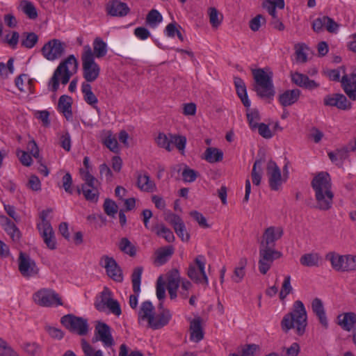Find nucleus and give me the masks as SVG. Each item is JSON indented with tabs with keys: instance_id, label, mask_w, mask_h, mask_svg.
Here are the masks:
<instances>
[{
	"instance_id": "obj_47",
	"label": "nucleus",
	"mask_w": 356,
	"mask_h": 356,
	"mask_svg": "<svg viewBox=\"0 0 356 356\" xmlns=\"http://www.w3.org/2000/svg\"><path fill=\"white\" fill-rule=\"evenodd\" d=\"M181 282L179 273L175 269L171 271L168 277L167 289L177 290Z\"/></svg>"
},
{
	"instance_id": "obj_17",
	"label": "nucleus",
	"mask_w": 356,
	"mask_h": 356,
	"mask_svg": "<svg viewBox=\"0 0 356 356\" xmlns=\"http://www.w3.org/2000/svg\"><path fill=\"white\" fill-rule=\"evenodd\" d=\"M143 271L142 266L136 267L131 274V282L134 294L129 296V304L132 309H136L138 305V297L140 292L141 277Z\"/></svg>"
},
{
	"instance_id": "obj_56",
	"label": "nucleus",
	"mask_w": 356,
	"mask_h": 356,
	"mask_svg": "<svg viewBox=\"0 0 356 356\" xmlns=\"http://www.w3.org/2000/svg\"><path fill=\"white\" fill-rule=\"evenodd\" d=\"M171 144H174L179 151H184L186 145V138L184 136L170 134Z\"/></svg>"
},
{
	"instance_id": "obj_5",
	"label": "nucleus",
	"mask_w": 356,
	"mask_h": 356,
	"mask_svg": "<svg viewBox=\"0 0 356 356\" xmlns=\"http://www.w3.org/2000/svg\"><path fill=\"white\" fill-rule=\"evenodd\" d=\"M252 73L254 80L253 89L257 95L262 99H272L275 94L273 74L266 73L261 68L252 70Z\"/></svg>"
},
{
	"instance_id": "obj_24",
	"label": "nucleus",
	"mask_w": 356,
	"mask_h": 356,
	"mask_svg": "<svg viewBox=\"0 0 356 356\" xmlns=\"http://www.w3.org/2000/svg\"><path fill=\"white\" fill-rule=\"evenodd\" d=\"M312 309L318 318L319 323L322 326L327 329L328 327V321L327 319L325 310L323 306V301L318 298H315L312 302Z\"/></svg>"
},
{
	"instance_id": "obj_48",
	"label": "nucleus",
	"mask_w": 356,
	"mask_h": 356,
	"mask_svg": "<svg viewBox=\"0 0 356 356\" xmlns=\"http://www.w3.org/2000/svg\"><path fill=\"white\" fill-rule=\"evenodd\" d=\"M119 248L121 251L131 257H134L136 254V248L131 244L127 238H121L119 244Z\"/></svg>"
},
{
	"instance_id": "obj_42",
	"label": "nucleus",
	"mask_w": 356,
	"mask_h": 356,
	"mask_svg": "<svg viewBox=\"0 0 356 356\" xmlns=\"http://www.w3.org/2000/svg\"><path fill=\"white\" fill-rule=\"evenodd\" d=\"M264 162V159H257L253 165L251 177L253 184L258 186L260 184L261 179V165Z\"/></svg>"
},
{
	"instance_id": "obj_33",
	"label": "nucleus",
	"mask_w": 356,
	"mask_h": 356,
	"mask_svg": "<svg viewBox=\"0 0 356 356\" xmlns=\"http://www.w3.org/2000/svg\"><path fill=\"white\" fill-rule=\"evenodd\" d=\"M81 91L83 94V98L86 102L94 108H97V104L98 99L92 91V88L90 83L83 82L81 85Z\"/></svg>"
},
{
	"instance_id": "obj_23",
	"label": "nucleus",
	"mask_w": 356,
	"mask_h": 356,
	"mask_svg": "<svg viewBox=\"0 0 356 356\" xmlns=\"http://www.w3.org/2000/svg\"><path fill=\"white\" fill-rule=\"evenodd\" d=\"M291 81L300 88L312 90L320 86L318 83L316 82L314 80L310 79L308 76L305 74L296 72L291 73Z\"/></svg>"
},
{
	"instance_id": "obj_41",
	"label": "nucleus",
	"mask_w": 356,
	"mask_h": 356,
	"mask_svg": "<svg viewBox=\"0 0 356 356\" xmlns=\"http://www.w3.org/2000/svg\"><path fill=\"white\" fill-rule=\"evenodd\" d=\"M177 168L178 172L182 170L181 175L183 180L185 182H193L196 179L197 173L195 170L189 168L186 165L184 164H179L177 165Z\"/></svg>"
},
{
	"instance_id": "obj_59",
	"label": "nucleus",
	"mask_w": 356,
	"mask_h": 356,
	"mask_svg": "<svg viewBox=\"0 0 356 356\" xmlns=\"http://www.w3.org/2000/svg\"><path fill=\"white\" fill-rule=\"evenodd\" d=\"M44 330L54 339L60 340L64 337V332L57 327L46 325Z\"/></svg>"
},
{
	"instance_id": "obj_55",
	"label": "nucleus",
	"mask_w": 356,
	"mask_h": 356,
	"mask_svg": "<svg viewBox=\"0 0 356 356\" xmlns=\"http://www.w3.org/2000/svg\"><path fill=\"white\" fill-rule=\"evenodd\" d=\"M293 290L291 285V277L287 275L284 277L280 293V298L283 300Z\"/></svg>"
},
{
	"instance_id": "obj_45",
	"label": "nucleus",
	"mask_w": 356,
	"mask_h": 356,
	"mask_svg": "<svg viewBox=\"0 0 356 356\" xmlns=\"http://www.w3.org/2000/svg\"><path fill=\"white\" fill-rule=\"evenodd\" d=\"M77 193L80 195L81 193L88 201L96 202L98 200L99 191L97 188H77Z\"/></svg>"
},
{
	"instance_id": "obj_34",
	"label": "nucleus",
	"mask_w": 356,
	"mask_h": 356,
	"mask_svg": "<svg viewBox=\"0 0 356 356\" xmlns=\"http://www.w3.org/2000/svg\"><path fill=\"white\" fill-rule=\"evenodd\" d=\"M327 259L331 262L332 268L336 270L346 271V256H341L334 253H330Z\"/></svg>"
},
{
	"instance_id": "obj_30",
	"label": "nucleus",
	"mask_w": 356,
	"mask_h": 356,
	"mask_svg": "<svg viewBox=\"0 0 356 356\" xmlns=\"http://www.w3.org/2000/svg\"><path fill=\"white\" fill-rule=\"evenodd\" d=\"M102 143L111 151L115 152L118 149V143L110 130H103L100 134Z\"/></svg>"
},
{
	"instance_id": "obj_26",
	"label": "nucleus",
	"mask_w": 356,
	"mask_h": 356,
	"mask_svg": "<svg viewBox=\"0 0 356 356\" xmlns=\"http://www.w3.org/2000/svg\"><path fill=\"white\" fill-rule=\"evenodd\" d=\"M202 322V318L197 316L193 318L190 323V339L196 343L200 341L204 338Z\"/></svg>"
},
{
	"instance_id": "obj_53",
	"label": "nucleus",
	"mask_w": 356,
	"mask_h": 356,
	"mask_svg": "<svg viewBox=\"0 0 356 356\" xmlns=\"http://www.w3.org/2000/svg\"><path fill=\"white\" fill-rule=\"evenodd\" d=\"M0 356H19L8 343L0 338Z\"/></svg>"
},
{
	"instance_id": "obj_50",
	"label": "nucleus",
	"mask_w": 356,
	"mask_h": 356,
	"mask_svg": "<svg viewBox=\"0 0 356 356\" xmlns=\"http://www.w3.org/2000/svg\"><path fill=\"white\" fill-rule=\"evenodd\" d=\"M156 143L160 147L164 148L168 152L172 150L171 147V138L168 136L164 133H159L156 138Z\"/></svg>"
},
{
	"instance_id": "obj_21",
	"label": "nucleus",
	"mask_w": 356,
	"mask_h": 356,
	"mask_svg": "<svg viewBox=\"0 0 356 356\" xmlns=\"http://www.w3.org/2000/svg\"><path fill=\"white\" fill-rule=\"evenodd\" d=\"M341 87L344 92L352 101H356V73L350 75L345 74L342 76Z\"/></svg>"
},
{
	"instance_id": "obj_2",
	"label": "nucleus",
	"mask_w": 356,
	"mask_h": 356,
	"mask_svg": "<svg viewBox=\"0 0 356 356\" xmlns=\"http://www.w3.org/2000/svg\"><path fill=\"white\" fill-rule=\"evenodd\" d=\"M172 318L169 309L156 312L152 303L146 300L141 303L138 312V323L147 322V327L152 330H159L167 325Z\"/></svg>"
},
{
	"instance_id": "obj_52",
	"label": "nucleus",
	"mask_w": 356,
	"mask_h": 356,
	"mask_svg": "<svg viewBox=\"0 0 356 356\" xmlns=\"http://www.w3.org/2000/svg\"><path fill=\"white\" fill-rule=\"evenodd\" d=\"M104 212L111 217H115L116 213H118V207L116 204V203L111 200V199H106L104 202Z\"/></svg>"
},
{
	"instance_id": "obj_7",
	"label": "nucleus",
	"mask_w": 356,
	"mask_h": 356,
	"mask_svg": "<svg viewBox=\"0 0 356 356\" xmlns=\"http://www.w3.org/2000/svg\"><path fill=\"white\" fill-rule=\"evenodd\" d=\"M61 324L69 331L80 336H85L88 332V323L86 318L67 314L60 319Z\"/></svg>"
},
{
	"instance_id": "obj_49",
	"label": "nucleus",
	"mask_w": 356,
	"mask_h": 356,
	"mask_svg": "<svg viewBox=\"0 0 356 356\" xmlns=\"http://www.w3.org/2000/svg\"><path fill=\"white\" fill-rule=\"evenodd\" d=\"M155 229H156V234L159 236H161L165 239L168 243L172 242L175 240L173 232L164 226L163 225H157Z\"/></svg>"
},
{
	"instance_id": "obj_62",
	"label": "nucleus",
	"mask_w": 356,
	"mask_h": 356,
	"mask_svg": "<svg viewBox=\"0 0 356 356\" xmlns=\"http://www.w3.org/2000/svg\"><path fill=\"white\" fill-rule=\"evenodd\" d=\"M257 128L258 129L259 134L263 138L270 139L273 137V134L267 124L259 123Z\"/></svg>"
},
{
	"instance_id": "obj_12",
	"label": "nucleus",
	"mask_w": 356,
	"mask_h": 356,
	"mask_svg": "<svg viewBox=\"0 0 356 356\" xmlns=\"http://www.w3.org/2000/svg\"><path fill=\"white\" fill-rule=\"evenodd\" d=\"M203 256H198L195 258V262L197 265L191 264L188 268L187 275L191 280L198 284H208V278L204 271L205 263L203 261Z\"/></svg>"
},
{
	"instance_id": "obj_8",
	"label": "nucleus",
	"mask_w": 356,
	"mask_h": 356,
	"mask_svg": "<svg viewBox=\"0 0 356 356\" xmlns=\"http://www.w3.org/2000/svg\"><path fill=\"white\" fill-rule=\"evenodd\" d=\"M51 210H43L40 213L42 222L38 224V229L42 237L47 246L54 250L56 248V241L54 232L50 222L47 220V217Z\"/></svg>"
},
{
	"instance_id": "obj_60",
	"label": "nucleus",
	"mask_w": 356,
	"mask_h": 356,
	"mask_svg": "<svg viewBox=\"0 0 356 356\" xmlns=\"http://www.w3.org/2000/svg\"><path fill=\"white\" fill-rule=\"evenodd\" d=\"M306 46L304 44H298L296 45V60L300 63H305L307 60V54L304 51Z\"/></svg>"
},
{
	"instance_id": "obj_16",
	"label": "nucleus",
	"mask_w": 356,
	"mask_h": 356,
	"mask_svg": "<svg viewBox=\"0 0 356 356\" xmlns=\"http://www.w3.org/2000/svg\"><path fill=\"white\" fill-rule=\"evenodd\" d=\"M266 174L268 177V184L272 191L280 190L282 184V175L280 168L276 163L270 160L267 163Z\"/></svg>"
},
{
	"instance_id": "obj_43",
	"label": "nucleus",
	"mask_w": 356,
	"mask_h": 356,
	"mask_svg": "<svg viewBox=\"0 0 356 356\" xmlns=\"http://www.w3.org/2000/svg\"><path fill=\"white\" fill-rule=\"evenodd\" d=\"M22 10L29 19H35L38 17V13L33 3L27 0H22L19 4Z\"/></svg>"
},
{
	"instance_id": "obj_13",
	"label": "nucleus",
	"mask_w": 356,
	"mask_h": 356,
	"mask_svg": "<svg viewBox=\"0 0 356 356\" xmlns=\"http://www.w3.org/2000/svg\"><path fill=\"white\" fill-rule=\"evenodd\" d=\"M65 44L58 39H53L47 42L42 48V54L49 60L60 58L65 52Z\"/></svg>"
},
{
	"instance_id": "obj_11",
	"label": "nucleus",
	"mask_w": 356,
	"mask_h": 356,
	"mask_svg": "<svg viewBox=\"0 0 356 356\" xmlns=\"http://www.w3.org/2000/svg\"><path fill=\"white\" fill-rule=\"evenodd\" d=\"M18 268L22 275L26 278L35 277L40 271L35 261L29 254L22 252H20L19 255Z\"/></svg>"
},
{
	"instance_id": "obj_1",
	"label": "nucleus",
	"mask_w": 356,
	"mask_h": 356,
	"mask_svg": "<svg viewBox=\"0 0 356 356\" xmlns=\"http://www.w3.org/2000/svg\"><path fill=\"white\" fill-rule=\"evenodd\" d=\"M315 192L316 208L320 210H329L333 203L334 193L332 191L331 178L327 172H318L311 182Z\"/></svg>"
},
{
	"instance_id": "obj_58",
	"label": "nucleus",
	"mask_w": 356,
	"mask_h": 356,
	"mask_svg": "<svg viewBox=\"0 0 356 356\" xmlns=\"http://www.w3.org/2000/svg\"><path fill=\"white\" fill-rule=\"evenodd\" d=\"M247 118L251 129H256L257 126L259 124L257 122L260 120V116L258 111L253 110L251 111L250 113H248Z\"/></svg>"
},
{
	"instance_id": "obj_4",
	"label": "nucleus",
	"mask_w": 356,
	"mask_h": 356,
	"mask_svg": "<svg viewBox=\"0 0 356 356\" xmlns=\"http://www.w3.org/2000/svg\"><path fill=\"white\" fill-rule=\"evenodd\" d=\"M78 61L74 55H70L60 63L54 70L49 81L48 88L53 92H56L59 88V80L63 85H66L72 76L77 72Z\"/></svg>"
},
{
	"instance_id": "obj_36",
	"label": "nucleus",
	"mask_w": 356,
	"mask_h": 356,
	"mask_svg": "<svg viewBox=\"0 0 356 356\" xmlns=\"http://www.w3.org/2000/svg\"><path fill=\"white\" fill-rule=\"evenodd\" d=\"M174 248L172 245L161 248L156 252V262L163 265L172 257L174 253Z\"/></svg>"
},
{
	"instance_id": "obj_28",
	"label": "nucleus",
	"mask_w": 356,
	"mask_h": 356,
	"mask_svg": "<svg viewBox=\"0 0 356 356\" xmlns=\"http://www.w3.org/2000/svg\"><path fill=\"white\" fill-rule=\"evenodd\" d=\"M58 108L67 120L72 119V98L68 95H61L58 103Z\"/></svg>"
},
{
	"instance_id": "obj_35",
	"label": "nucleus",
	"mask_w": 356,
	"mask_h": 356,
	"mask_svg": "<svg viewBox=\"0 0 356 356\" xmlns=\"http://www.w3.org/2000/svg\"><path fill=\"white\" fill-rule=\"evenodd\" d=\"M202 158L210 163H217L222 160L223 152L216 147H208Z\"/></svg>"
},
{
	"instance_id": "obj_20",
	"label": "nucleus",
	"mask_w": 356,
	"mask_h": 356,
	"mask_svg": "<svg viewBox=\"0 0 356 356\" xmlns=\"http://www.w3.org/2000/svg\"><path fill=\"white\" fill-rule=\"evenodd\" d=\"M106 10L111 16L123 17L130 12V8L126 3L119 0H111L106 5Z\"/></svg>"
},
{
	"instance_id": "obj_54",
	"label": "nucleus",
	"mask_w": 356,
	"mask_h": 356,
	"mask_svg": "<svg viewBox=\"0 0 356 356\" xmlns=\"http://www.w3.org/2000/svg\"><path fill=\"white\" fill-rule=\"evenodd\" d=\"M209 22L213 27L217 28L222 22V16H219L218 11L216 8H209Z\"/></svg>"
},
{
	"instance_id": "obj_3",
	"label": "nucleus",
	"mask_w": 356,
	"mask_h": 356,
	"mask_svg": "<svg viewBox=\"0 0 356 356\" xmlns=\"http://www.w3.org/2000/svg\"><path fill=\"white\" fill-rule=\"evenodd\" d=\"M307 316L305 307L300 300H296L291 312L286 314L281 321V327L284 332L292 328L296 329L298 335H302L307 325Z\"/></svg>"
},
{
	"instance_id": "obj_19",
	"label": "nucleus",
	"mask_w": 356,
	"mask_h": 356,
	"mask_svg": "<svg viewBox=\"0 0 356 356\" xmlns=\"http://www.w3.org/2000/svg\"><path fill=\"white\" fill-rule=\"evenodd\" d=\"M283 229L280 227H269L266 229L262 240L260 242L261 247L274 248L275 242L282 237Z\"/></svg>"
},
{
	"instance_id": "obj_31",
	"label": "nucleus",
	"mask_w": 356,
	"mask_h": 356,
	"mask_svg": "<svg viewBox=\"0 0 356 356\" xmlns=\"http://www.w3.org/2000/svg\"><path fill=\"white\" fill-rule=\"evenodd\" d=\"M137 186L143 191L152 192L156 185L153 181L150 179L149 176L145 173L143 175L138 174L137 175Z\"/></svg>"
},
{
	"instance_id": "obj_22",
	"label": "nucleus",
	"mask_w": 356,
	"mask_h": 356,
	"mask_svg": "<svg viewBox=\"0 0 356 356\" xmlns=\"http://www.w3.org/2000/svg\"><path fill=\"white\" fill-rule=\"evenodd\" d=\"M106 305L111 313L116 316H120L122 313L119 302L110 297V293L102 292V302L95 305L97 310L102 311Z\"/></svg>"
},
{
	"instance_id": "obj_63",
	"label": "nucleus",
	"mask_w": 356,
	"mask_h": 356,
	"mask_svg": "<svg viewBox=\"0 0 356 356\" xmlns=\"http://www.w3.org/2000/svg\"><path fill=\"white\" fill-rule=\"evenodd\" d=\"M190 214L194 220L197 222L200 227L203 228L209 227V225L207 224V219L201 213L197 211H193Z\"/></svg>"
},
{
	"instance_id": "obj_18",
	"label": "nucleus",
	"mask_w": 356,
	"mask_h": 356,
	"mask_svg": "<svg viewBox=\"0 0 356 356\" xmlns=\"http://www.w3.org/2000/svg\"><path fill=\"white\" fill-rule=\"evenodd\" d=\"M323 103L325 106L337 107L343 111H348L352 108L351 102L344 95L340 93L326 95L323 99Z\"/></svg>"
},
{
	"instance_id": "obj_57",
	"label": "nucleus",
	"mask_w": 356,
	"mask_h": 356,
	"mask_svg": "<svg viewBox=\"0 0 356 356\" xmlns=\"http://www.w3.org/2000/svg\"><path fill=\"white\" fill-rule=\"evenodd\" d=\"M22 348L30 356H35L40 350V346L35 342L24 343L22 345Z\"/></svg>"
},
{
	"instance_id": "obj_51",
	"label": "nucleus",
	"mask_w": 356,
	"mask_h": 356,
	"mask_svg": "<svg viewBox=\"0 0 356 356\" xmlns=\"http://www.w3.org/2000/svg\"><path fill=\"white\" fill-rule=\"evenodd\" d=\"M162 16L156 10H152L149 12L146 17L147 23L152 27H154L157 24L162 21Z\"/></svg>"
},
{
	"instance_id": "obj_46",
	"label": "nucleus",
	"mask_w": 356,
	"mask_h": 356,
	"mask_svg": "<svg viewBox=\"0 0 356 356\" xmlns=\"http://www.w3.org/2000/svg\"><path fill=\"white\" fill-rule=\"evenodd\" d=\"M81 346L85 356H104L101 350H95L85 339H81Z\"/></svg>"
},
{
	"instance_id": "obj_64",
	"label": "nucleus",
	"mask_w": 356,
	"mask_h": 356,
	"mask_svg": "<svg viewBox=\"0 0 356 356\" xmlns=\"http://www.w3.org/2000/svg\"><path fill=\"white\" fill-rule=\"evenodd\" d=\"M265 22V19L261 15H257L255 17L252 19L250 22V28L253 31H257L259 29L262 23Z\"/></svg>"
},
{
	"instance_id": "obj_29",
	"label": "nucleus",
	"mask_w": 356,
	"mask_h": 356,
	"mask_svg": "<svg viewBox=\"0 0 356 356\" xmlns=\"http://www.w3.org/2000/svg\"><path fill=\"white\" fill-rule=\"evenodd\" d=\"M349 149L347 145L336 149L334 152H328V156L331 161L337 165H342L343 161L348 159L349 156Z\"/></svg>"
},
{
	"instance_id": "obj_25",
	"label": "nucleus",
	"mask_w": 356,
	"mask_h": 356,
	"mask_svg": "<svg viewBox=\"0 0 356 356\" xmlns=\"http://www.w3.org/2000/svg\"><path fill=\"white\" fill-rule=\"evenodd\" d=\"M338 325L345 331L350 332L356 325V314L346 312L338 315Z\"/></svg>"
},
{
	"instance_id": "obj_9",
	"label": "nucleus",
	"mask_w": 356,
	"mask_h": 356,
	"mask_svg": "<svg viewBox=\"0 0 356 356\" xmlns=\"http://www.w3.org/2000/svg\"><path fill=\"white\" fill-rule=\"evenodd\" d=\"M34 302L42 307L63 305L59 295L52 289H42L33 294Z\"/></svg>"
},
{
	"instance_id": "obj_39",
	"label": "nucleus",
	"mask_w": 356,
	"mask_h": 356,
	"mask_svg": "<svg viewBox=\"0 0 356 356\" xmlns=\"http://www.w3.org/2000/svg\"><path fill=\"white\" fill-rule=\"evenodd\" d=\"M93 50L94 58L104 57L107 53L106 43L100 38H95L93 41Z\"/></svg>"
},
{
	"instance_id": "obj_6",
	"label": "nucleus",
	"mask_w": 356,
	"mask_h": 356,
	"mask_svg": "<svg viewBox=\"0 0 356 356\" xmlns=\"http://www.w3.org/2000/svg\"><path fill=\"white\" fill-rule=\"evenodd\" d=\"M83 76L86 83L94 82L99 76L100 67L95 61L94 54L89 45L83 47L81 56Z\"/></svg>"
},
{
	"instance_id": "obj_27",
	"label": "nucleus",
	"mask_w": 356,
	"mask_h": 356,
	"mask_svg": "<svg viewBox=\"0 0 356 356\" xmlns=\"http://www.w3.org/2000/svg\"><path fill=\"white\" fill-rule=\"evenodd\" d=\"M299 89L287 90L279 95V102L284 107L291 106L296 103L300 95Z\"/></svg>"
},
{
	"instance_id": "obj_32",
	"label": "nucleus",
	"mask_w": 356,
	"mask_h": 356,
	"mask_svg": "<svg viewBox=\"0 0 356 356\" xmlns=\"http://www.w3.org/2000/svg\"><path fill=\"white\" fill-rule=\"evenodd\" d=\"M248 264V259L245 257L240 259L237 266L234 270L233 275H232V280L235 283H240L245 275V267Z\"/></svg>"
},
{
	"instance_id": "obj_38",
	"label": "nucleus",
	"mask_w": 356,
	"mask_h": 356,
	"mask_svg": "<svg viewBox=\"0 0 356 356\" xmlns=\"http://www.w3.org/2000/svg\"><path fill=\"white\" fill-rule=\"evenodd\" d=\"M320 261L321 257L318 253L305 254L300 259V264L307 267L318 266Z\"/></svg>"
},
{
	"instance_id": "obj_14",
	"label": "nucleus",
	"mask_w": 356,
	"mask_h": 356,
	"mask_svg": "<svg viewBox=\"0 0 356 356\" xmlns=\"http://www.w3.org/2000/svg\"><path fill=\"white\" fill-rule=\"evenodd\" d=\"M97 341L102 342L104 347H111L115 342L111 334L110 327L105 323L97 322L95 329V336L92 342Z\"/></svg>"
},
{
	"instance_id": "obj_61",
	"label": "nucleus",
	"mask_w": 356,
	"mask_h": 356,
	"mask_svg": "<svg viewBox=\"0 0 356 356\" xmlns=\"http://www.w3.org/2000/svg\"><path fill=\"white\" fill-rule=\"evenodd\" d=\"M236 93L238 97L241 99L244 106H245L246 108H249L250 106V101L249 100L248 97L246 86L236 88Z\"/></svg>"
},
{
	"instance_id": "obj_15",
	"label": "nucleus",
	"mask_w": 356,
	"mask_h": 356,
	"mask_svg": "<svg viewBox=\"0 0 356 356\" xmlns=\"http://www.w3.org/2000/svg\"><path fill=\"white\" fill-rule=\"evenodd\" d=\"M99 264L106 269V274L112 280L118 282L123 281L122 270L113 257L103 256Z\"/></svg>"
},
{
	"instance_id": "obj_10",
	"label": "nucleus",
	"mask_w": 356,
	"mask_h": 356,
	"mask_svg": "<svg viewBox=\"0 0 356 356\" xmlns=\"http://www.w3.org/2000/svg\"><path fill=\"white\" fill-rule=\"evenodd\" d=\"M259 270L263 275L267 273L275 259L282 257V253L274 248H267L261 246L259 247Z\"/></svg>"
},
{
	"instance_id": "obj_44",
	"label": "nucleus",
	"mask_w": 356,
	"mask_h": 356,
	"mask_svg": "<svg viewBox=\"0 0 356 356\" xmlns=\"http://www.w3.org/2000/svg\"><path fill=\"white\" fill-rule=\"evenodd\" d=\"M23 39L21 41V45L27 48H33L38 41V36L33 32H25L22 34Z\"/></svg>"
},
{
	"instance_id": "obj_40",
	"label": "nucleus",
	"mask_w": 356,
	"mask_h": 356,
	"mask_svg": "<svg viewBox=\"0 0 356 356\" xmlns=\"http://www.w3.org/2000/svg\"><path fill=\"white\" fill-rule=\"evenodd\" d=\"M80 172L82 175V179L84 181V184H82L81 188H97L99 184L98 180L92 175L89 170H80Z\"/></svg>"
},
{
	"instance_id": "obj_37",
	"label": "nucleus",
	"mask_w": 356,
	"mask_h": 356,
	"mask_svg": "<svg viewBox=\"0 0 356 356\" xmlns=\"http://www.w3.org/2000/svg\"><path fill=\"white\" fill-rule=\"evenodd\" d=\"M4 230L10 236L13 241H19L20 238V232L15 224L9 218H5Z\"/></svg>"
}]
</instances>
